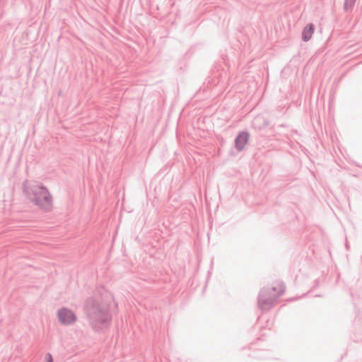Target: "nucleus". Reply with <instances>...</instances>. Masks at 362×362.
<instances>
[{
	"label": "nucleus",
	"mask_w": 362,
	"mask_h": 362,
	"mask_svg": "<svg viewBox=\"0 0 362 362\" xmlns=\"http://www.w3.org/2000/svg\"><path fill=\"white\" fill-rule=\"evenodd\" d=\"M286 286L284 284L279 285L277 293L272 295L271 291L268 289H261L257 298L259 308L262 310H268L274 305V302L285 292Z\"/></svg>",
	"instance_id": "nucleus-3"
},
{
	"label": "nucleus",
	"mask_w": 362,
	"mask_h": 362,
	"mask_svg": "<svg viewBox=\"0 0 362 362\" xmlns=\"http://www.w3.org/2000/svg\"><path fill=\"white\" fill-rule=\"evenodd\" d=\"M284 284L283 283H278L276 286H273L271 288H263L262 289H268L271 291V294L274 295L277 293L279 288V285Z\"/></svg>",
	"instance_id": "nucleus-8"
},
{
	"label": "nucleus",
	"mask_w": 362,
	"mask_h": 362,
	"mask_svg": "<svg viewBox=\"0 0 362 362\" xmlns=\"http://www.w3.org/2000/svg\"><path fill=\"white\" fill-rule=\"evenodd\" d=\"M279 127H286V124H280V125H279Z\"/></svg>",
	"instance_id": "nucleus-11"
},
{
	"label": "nucleus",
	"mask_w": 362,
	"mask_h": 362,
	"mask_svg": "<svg viewBox=\"0 0 362 362\" xmlns=\"http://www.w3.org/2000/svg\"><path fill=\"white\" fill-rule=\"evenodd\" d=\"M46 356L48 358L47 362H53L52 357L50 354H47Z\"/></svg>",
	"instance_id": "nucleus-9"
},
{
	"label": "nucleus",
	"mask_w": 362,
	"mask_h": 362,
	"mask_svg": "<svg viewBox=\"0 0 362 362\" xmlns=\"http://www.w3.org/2000/svg\"><path fill=\"white\" fill-rule=\"evenodd\" d=\"M356 1V0H344V6H343L344 10L345 11L351 10L354 8Z\"/></svg>",
	"instance_id": "nucleus-7"
},
{
	"label": "nucleus",
	"mask_w": 362,
	"mask_h": 362,
	"mask_svg": "<svg viewBox=\"0 0 362 362\" xmlns=\"http://www.w3.org/2000/svg\"><path fill=\"white\" fill-rule=\"evenodd\" d=\"M105 294L107 297V293L103 288L101 290L98 289L93 296L86 300L83 305L90 325L98 332L108 327L112 318L110 305L104 300Z\"/></svg>",
	"instance_id": "nucleus-1"
},
{
	"label": "nucleus",
	"mask_w": 362,
	"mask_h": 362,
	"mask_svg": "<svg viewBox=\"0 0 362 362\" xmlns=\"http://www.w3.org/2000/svg\"><path fill=\"white\" fill-rule=\"evenodd\" d=\"M23 191L28 199L41 210L46 212L52 210V196L44 185L25 180L23 184Z\"/></svg>",
	"instance_id": "nucleus-2"
},
{
	"label": "nucleus",
	"mask_w": 362,
	"mask_h": 362,
	"mask_svg": "<svg viewBox=\"0 0 362 362\" xmlns=\"http://www.w3.org/2000/svg\"><path fill=\"white\" fill-rule=\"evenodd\" d=\"M292 133L297 134H298V131L297 130H293Z\"/></svg>",
	"instance_id": "nucleus-10"
},
{
	"label": "nucleus",
	"mask_w": 362,
	"mask_h": 362,
	"mask_svg": "<svg viewBox=\"0 0 362 362\" xmlns=\"http://www.w3.org/2000/svg\"><path fill=\"white\" fill-rule=\"evenodd\" d=\"M57 317L60 323L64 325H72L77 320L76 314L71 310L64 307L58 310Z\"/></svg>",
	"instance_id": "nucleus-4"
},
{
	"label": "nucleus",
	"mask_w": 362,
	"mask_h": 362,
	"mask_svg": "<svg viewBox=\"0 0 362 362\" xmlns=\"http://www.w3.org/2000/svg\"><path fill=\"white\" fill-rule=\"evenodd\" d=\"M250 138V134L247 131H243L238 133L235 139V146L238 151H242L247 144Z\"/></svg>",
	"instance_id": "nucleus-5"
},
{
	"label": "nucleus",
	"mask_w": 362,
	"mask_h": 362,
	"mask_svg": "<svg viewBox=\"0 0 362 362\" xmlns=\"http://www.w3.org/2000/svg\"><path fill=\"white\" fill-rule=\"evenodd\" d=\"M315 27L313 23H309L303 28L302 31V40L304 42H308L312 37L314 33Z\"/></svg>",
	"instance_id": "nucleus-6"
}]
</instances>
